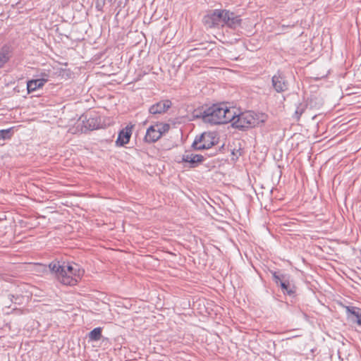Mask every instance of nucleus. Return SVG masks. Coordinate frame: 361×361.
I'll list each match as a JSON object with an SVG mask.
<instances>
[{
    "instance_id": "nucleus-1",
    "label": "nucleus",
    "mask_w": 361,
    "mask_h": 361,
    "mask_svg": "<svg viewBox=\"0 0 361 361\" xmlns=\"http://www.w3.org/2000/svg\"><path fill=\"white\" fill-rule=\"evenodd\" d=\"M49 268L61 283L66 286H73L76 283L77 280L73 278V276L76 275V269L72 265L53 261L49 264Z\"/></svg>"
},
{
    "instance_id": "nucleus-2",
    "label": "nucleus",
    "mask_w": 361,
    "mask_h": 361,
    "mask_svg": "<svg viewBox=\"0 0 361 361\" xmlns=\"http://www.w3.org/2000/svg\"><path fill=\"white\" fill-rule=\"evenodd\" d=\"M268 116L263 113H255L252 111L240 113L238 118L232 123V126L241 130L252 128L267 121Z\"/></svg>"
},
{
    "instance_id": "nucleus-3",
    "label": "nucleus",
    "mask_w": 361,
    "mask_h": 361,
    "mask_svg": "<svg viewBox=\"0 0 361 361\" xmlns=\"http://www.w3.org/2000/svg\"><path fill=\"white\" fill-rule=\"evenodd\" d=\"M224 106L225 103H220L202 108L198 111L196 117L201 118L204 123L214 125L222 124Z\"/></svg>"
},
{
    "instance_id": "nucleus-4",
    "label": "nucleus",
    "mask_w": 361,
    "mask_h": 361,
    "mask_svg": "<svg viewBox=\"0 0 361 361\" xmlns=\"http://www.w3.org/2000/svg\"><path fill=\"white\" fill-rule=\"evenodd\" d=\"M270 272L274 282L281 288L283 294L293 298L295 297L297 287L290 274L282 273L280 271H270Z\"/></svg>"
},
{
    "instance_id": "nucleus-5",
    "label": "nucleus",
    "mask_w": 361,
    "mask_h": 361,
    "mask_svg": "<svg viewBox=\"0 0 361 361\" xmlns=\"http://www.w3.org/2000/svg\"><path fill=\"white\" fill-rule=\"evenodd\" d=\"M219 137L215 132H204L199 136H196L192 147L195 150H203L212 148L217 145Z\"/></svg>"
},
{
    "instance_id": "nucleus-6",
    "label": "nucleus",
    "mask_w": 361,
    "mask_h": 361,
    "mask_svg": "<svg viewBox=\"0 0 361 361\" xmlns=\"http://www.w3.org/2000/svg\"><path fill=\"white\" fill-rule=\"evenodd\" d=\"M224 9H214L203 17L202 23L207 28L218 27L223 23Z\"/></svg>"
},
{
    "instance_id": "nucleus-7",
    "label": "nucleus",
    "mask_w": 361,
    "mask_h": 361,
    "mask_svg": "<svg viewBox=\"0 0 361 361\" xmlns=\"http://www.w3.org/2000/svg\"><path fill=\"white\" fill-rule=\"evenodd\" d=\"M271 85L277 93H282L288 90L289 84L286 77L281 71H278L271 78Z\"/></svg>"
},
{
    "instance_id": "nucleus-8",
    "label": "nucleus",
    "mask_w": 361,
    "mask_h": 361,
    "mask_svg": "<svg viewBox=\"0 0 361 361\" xmlns=\"http://www.w3.org/2000/svg\"><path fill=\"white\" fill-rule=\"evenodd\" d=\"M242 19L240 16L229 10L224 9L222 27L226 25L231 29L235 30L240 27Z\"/></svg>"
},
{
    "instance_id": "nucleus-9",
    "label": "nucleus",
    "mask_w": 361,
    "mask_h": 361,
    "mask_svg": "<svg viewBox=\"0 0 361 361\" xmlns=\"http://www.w3.org/2000/svg\"><path fill=\"white\" fill-rule=\"evenodd\" d=\"M14 51L15 47L11 42L5 43L0 47V69L13 58Z\"/></svg>"
},
{
    "instance_id": "nucleus-10",
    "label": "nucleus",
    "mask_w": 361,
    "mask_h": 361,
    "mask_svg": "<svg viewBox=\"0 0 361 361\" xmlns=\"http://www.w3.org/2000/svg\"><path fill=\"white\" fill-rule=\"evenodd\" d=\"M172 106V102L169 99L161 100L149 108V112L151 114H162L166 113Z\"/></svg>"
},
{
    "instance_id": "nucleus-11",
    "label": "nucleus",
    "mask_w": 361,
    "mask_h": 361,
    "mask_svg": "<svg viewBox=\"0 0 361 361\" xmlns=\"http://www.w3.org/2000/svg\"><path fill=\"white\" fill-rule=\"evenodd\" d=\"M133 128V126L128 125L119 131L118 137L116 140V146L123 147L129 142L132 135Z\"/></svg>"
},
{
    "instance_id": "nucleus-12",
    "label": "nucleus",
    "mask_w": 361,
    "mask_h": 361,
    "mask_svg": "<svg viewBox=\"0 0 361 361\" xmlns=\"http://www.w3.org/2000/svg\"><path fill=\"white\" fill-rule=\"evenodd\" d=\"M347 318L351 322L361 326V308L355 306H344Z\"/></svg>"
},
{
    "instance_id": "nucleus-13",
    "label": "nucleus",
    "mask_w": 361,
    "mask_h": 361,
    "mask_svg": "<svg viewBox=\"0 0 361 361\" xmlns=\"http://www.w3.org/2000/svg\"><path fill=\"white\" fill-rule=\"evenodd\" d=\"M204 161V156L186 152L182 157V161L190 164V167H195Z\"/></svg>"
},
{
    "instance_id": "nucleus-14",
    "label": "nucleus",
    "mask_w": 361,
    "mask_h": 361,
    "mask_svg": "<svg viewBox=\"0 0 361 361\" xmlns=\"http://www.w3.org/2000/svg\"><path fill=\"white\" fill-rule=\"evenodd\" d=\"M239 113L235 107H228L225 104L224 112H223V120L222 124L228 123L229 122H234L238 118Z\"/></svg>"
},
{
    "instance_id": "nucleus-15",
    "label": "nucleus",
    "mask_w": 361,
    "mask_h": 361,
    "mask_svg": "<svg viewBox=\"0 0 361 361\" xmlns=\"http://www.w3.org/2000/svg\"><path fill=\"white\" fill-rule=\"evenodd\" d=\"M160 138L161 134L154 125L147 128L144 140L147 143H154Z\"/></svg>"
},
{
    "instance_id": "nucleus-16",
    "label": "nucleus",
    "mask_w": 361,
    "mask_h": 361,
    "mask_svg": "<svg viewBox=\"0 0 361 361\" xmlns=\"http://www.w3.org/2000/svg\"><path fill=\"white\" fill-rule=\"evenodd\" d=\"M47 81L48 79L44 78L28 80L27 82V92L30 93L42 88Z\"/></svg>"
},
{
    "instance_id": "nucleus-17",
    "label": "nucleus",
    "mask_w": 361,
    "mask_h": 361,
    "mask_svg": "<svg viewBox=\"0 0 361 361\" xmlns=\"http://www.w3.org/2000/svg\"><path fill=\"white\" fill-rule=\"evenodd\" d=\"M102 328L97 327L92 329L88 334L90 341H98L102 336Z\"/></svg>"
},
{
    "instance_id": "nucleus-18",
    "label": "nucleus",
    "mask_w": 361,
    "mask_h": 361,
    "mask_svg": "<svg viewBox=\"0 0 361 361\" xmlns=\"http://www.w3.org/2000/svg\"><path fill=\"white\" fill-rule=\"evenodd\" d=\"M307 106V104H305V103L298 104V105L296 106V109L293 114V118L295 121H298L300 120L301 116L305 111Z\"/></svg>"
},
{
    "instance_id": "nucleus-19",
    "label": "nucleus",
    "mask_w": 361,
    "mask_h": 361,
    "mask_svg": "<svg viewBox=\"0 0 361 361\" xmlns=\"http://www.w3.org/2000/svg\"><path fill=\"white\" fill-rule=\"evenodd\" d=\"M118 0H96L95 8L98 11H103L106 4L113 6Z\"/></svg>"
},
{
    "instance_id": "nucleus-20",
    "label": "nucleus",
    "mask_w": 361,
    "mask_h": 361,
    "mask_svg": "<svg viewBox=\"0 0 361 361\" xmlns=\"http://www.w3.org/2000/svg\"><path fill=\"white\" fill-rule=\"evenodd\" d=\"M85 127L90 130H93L99 128V122L98 121V118H89L87 120Z\"/></svg>"
},
{
    "instance_id": "nucleus-21",
    "label": "nucleus",
    "mask_w": 361,
    "mask_h": 361,
    "mask_svg": "<svg viewBox=\"0 0 361 361\" xmlns=\"http://www.w3.org/2000/svg\"><path fill=\"white\" fill-rule=\"evenodd\" d=\"M12 128L0 130V140H8L12 137Z\"/></svg>"
},
{
    "instance_id": "nucleus-22",
    "label": "nucleus",
    "mask_w": 361,
    "mask_h": 361,
    "mask_svg": "<svg viewBox=\"0 0 361 361\" xmlns=\"http://www.w3.org/2000/svg\"><path fill=\"white\" fill-rule=\"evenodd\" d=\"M154 126L156 127L157 130H159V131L161 134V137L165 133L168 132L170 128V126L168 123H159V124L154 125Z\"/></svg>"
},
{
    "instance_id": "nucleus-23",
    "label": "nucleus",
    "mask_w": 361,
    "mask_h": 361,
    "mask_svg": "<svg viewBox=\"0 0 361 361\" xmlns=\"http://www.w3.org/2000/svg\"><path fill=\"white\" fill-rule=\"evenodd\" d=\"M40 76L41 78H47L48 79V77H49V75L46 73H42L40 74Z\"/></svg>"
},
{
    "instance_id": "nucleus-24",
    "label": "nucleus",
    "mask_w": 361,
    "mask_h": 361,
    "mask_svg": "<svg viewBox=\"0 0 361 361\" xmlns=\"http://www.w3.org/2000/svg\"><path fill=\"white\" fill-rule=\"evenodd\" d=\"M8 298L11 302H13V298H14V295L9 294L8 295Z\"/></svg>"
},
{
    "instance_id": "nucleus-25",
    "label": "nucleus",
    "mask_w": 361,
    "mask_h": 361,
    "mask_svg": "<svg viewBox=\"0 0 361 361\" xmlns=\"http://www.w3.org/2000/svg\"><path fill=\"white\" fill-rule=\"evenodd\" d=\"M121 4V2L119 1L118 3V6L120 7Z\"/></svg>"
}]
</instances>
